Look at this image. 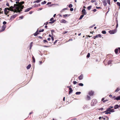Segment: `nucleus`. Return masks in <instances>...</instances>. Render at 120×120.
Listing matches in <instances>:
<instances>
[{"label":"nucleus","mask_w":120,"mask_h":120,"mask_svg":"<svg viewBox=\"0 0 120 120\" xmlns=\"http://www.w3.org/2000/svg\"><path fill=\"white\" fill-rule=\"evenodd\" d=\"M98 38V35H97L95 36H94L93 37V38L94 39H95L96 38Z\"/></svg>","instance_id":"nucleus-38"},{"label":"nucleus","mask_w":120,"mask_h":120,"mask_svg":"<svg viewBox=\"0 0 120 120\" xmlns=\"http://www.w3.org/2000/svg\"><path fill=\"white\" fill-rule=\"evenodd\" d=\"M42 0H37L36 1H34V3H36V2L38 3V2H40Z\"/></svg>","instance_id":"nucleus-29"},{"label":"nucleus","mask_w":120,"mask_h":120,"mask_svg":"<svg viewBox=\"0 0 120 120\" xmlns=\"http://www.w3.org/2000/svg\"><path fill=\"white\" fill-rule=\"evenodd\" d=\"M101 33L104 34H105L106 33V32L105 31H102Z\"/></svg>","instance_id":"nucleus-35"},{"label":"nucleus","mask_w":120,"mask_h":120,"mask_svg":"<svg viewBox=\"0 0 120 120\" xmlns=\"http://www.w3.org/2000/svg\"><path fill=\"white\" fill-rule=\"evenodd\" d=\"M86 99L87 100H89L90 99V97L88 95H87L86 97Z\"/></svg>","instance_id":"nucleus-20"},{"label":"nucleus","mask_w":120,"mask_h":120,"mask_svg":"<svg viewBox=\"0 0 120 120\" xmlns=\"http://www.w3.org/2000/svg\"><path fill=\"white\" fill-rule=\"evenodd\" d=\"M14 8V7H13L12 6H11L9 7L10 9V10H11V9H13V8Z\"/></svg>","instance_id":"nucleus-40"},{"label":"nucleus","mask_w":120,"mask_h":120,"mask_svg":"<svg viewBox=\"0 0 120 120\" xmlns=\"http://www.w3.org/2000/svg\"><path fill=\"white\" fill-rule=\"evenodd\" d=\"M51 39L52 40V41H53L54 40V38L53 36H52V37H51Z\"/></svg>","instance_id":"nucleus-60"},{"label":"nucleus","mask_w":120,"mask_h":120,"mask_svg":"<svg viewBox=\"0 0 120 120\" xmlns=\"http://www.w3.org/2000/svg\"><path fill=\"white\" fill-rule=\"evenodd\" d=\"M109 97L111 98H112V97H113L112 95L111 94H110L109 96Z\"/></svg>","instance_id":"nucleus-51"},{"label":"nucleus","mask_w":120,"mask_h":120,"mask_svg":"<svg viewBox=\"0 0 120 120\" xmlns=\"http://www.w3.org/2000/svg\"><path fill=\"white\" fill-rule=\"evenodd\" d=\"M24 2L22 1L20 2V3H19L20 7H21L20 8L21 10L24 7V6L22 5V4H24Z\"/></svg>","instance_id":"nucleus-3"},{"label":"nucleus","mask_w":120,"mask_h":120,"mask_svg":"<svg viewBox=\"0 0 120 120\" xmlns=\"http://www.w3.org/2000/svg\"><path fill=\"white\" fill-rule=\"evenodd\" d=\"M32 59L33 60L32 61L34 63L35 62V59L33 56L32 57Z\"/></svg>","instance_id":"nucleus-24"},{"label":"nucleus","mask_w":120,"mask_h":120,"mask_svg":"<svg viewBox=\"0 0 120 120\" xmlns=\"http://www.w3.org/2000/svg\"><path fill=\"white\" fill-rule=\"evenodd\" d=\"M78 85L79 86H82V83H79V84Z\"/></svg>","instance_id":"nucleus-46"},{"label":"nucleus","mask_w":120,"mask_h":120,"mask_svg":"<svg viewBox=\"0 0 120 120\" xmlns=\"http://www.w3.org/2000/svg\"><path fill=\"white\" fill-rule=\"evenodd\" d=\"M90 53H88L86 56V57L87 58H89L90 57Z\"/></svg>","instance_id":"nucleus-39"},{"label":"nucleus","mask_w":120,"mask_h":120,"mask_svg":"<svg viewBox=\"0 0 120 120\" xmlns=\"http://www.w3.org/2000/svg\"><path fill=\"white\" fill-rule=\"evenodd\" d=\"M107 101H108V100H104V101H103V103H105V102H106Z\"/></svg>","instance_id":"nucleus-45"},{"label":"nucleus","mask_w":120,"mask_h":120,"mask_svg":"<svg viewBox=\"0 0 120 120\" xmlns=\"http://www.w3.org/2000/svg\"><path fill=\"white\" fill-rule=\"evenodd\" d=\"M120 90V89L119 88H117L115 90V92H118Z\"/></svg>","instance_id":"nucleus-27"},{"label":"nucleus","mask_w":120,"mask_h":120,"mask_svg":"<svg viewBox=\"0 0 120 120\" xmlns=\"http://www.w3.org/2000/svg\"><path fill=\"white\" fill-rule=\"evenodd\" d=\"M116 4H117V5L119 7H120L119 8H120V2H117Z\"/></svg>","instance_id":"nucleus-34"},{"label":"nucleus","mask_w":120,"mask_h":120,"mask_svg":"<svg viewBox=\"0 0 120 120\" xmlns=\"http://www.w3.org/2000/svg\"><path fill=\"white\" fill-rule=\"evenodd\" d=\"M7 10H8L9 11H14V9H11L10 10V9L9 8H5Z\"/></svg>","instance_id":"nucleus-28"},{"label":"nucleus","mask_w":120,"mask_h":120,"mask_svg":"<svg viewBox=\"0 0 120 120\" xmlns=\"http://www.w3.org/2000/svg\"><path fill=\"white\" fill-rule=\"evenodd\" d=\"M103 109V108H100V109H98V110H102Z\"/></svg>","instance_id":"nucleus-59"},{"label":"nucleus","mask_w":120,"mask_h":120,"mask_svg":"<svg viewBox=\"0 0 120 120\" xmlns=\"http://www.w3.org/2000/svg\"><path fill=\"white\" fill-rule=\"evenodd\" d=\"M119 107V105H115L114 107V108L115 109H116Z\"/></svg>","instance_id":"nucleus-16"},{"label":"nucleus","mask_w":120,"mask_h":120,"mask_svg":"<svg viewBox=\"0 0 120 120\" xmlns=\"http://www.w3.org/2000/svg\"><path fill=\"white\" fill-rule=\"evenodd\" d=\"M44 31V30L43 29H42L41 30H39V32H43Z\"/></svg>","instance_id":"nucleus-42"},{"label":"nucleus","mask_w":120,"mask_h":120,"mask_svg":"<svg viewBox=\"0 0 120 120\" xmlns=\"http://www.w3.org/2000/svg\"><path fill=\"white\" fill-rule=\"evenodd\" d=\"M97 103V100L95 99H93L91 102V105L92 106L95 105Z\"/></svg>","instance_id":"nucleus-1"},{"label":"nucleus","mask_w":120,"mask_h":120,"mask_svg":"<svg viewBox=\"0 0 120 120\" xmlns=\"http://www.w3.org/2000/svg\"><path fill=\"white\" fill-rule=\"evenodd\" d=\"M40 6V4H38V5H37L36 7H38V6Z\"/></svg>","instance_id":"nucleus-58"},{"label":"nucleus","mask_w":120,"mask_h":120,"mask_svg":"<svg viewBox=\"0 0 120 120\" xmlns=\"http://www.w3.org/2000/svg\"><path fill=\"white\" fill-rule=\"evenodd\" d=\"M43 43H48V41L46 40H43Z\"/></svg>","instance_id":"nucleus-31"},{"label":"nucleus","mask_w":120,"mask_h":120,"mask_svg":"<svg viewBox=\"0 0 120 120\" xmlns=\"http://www.w3.org/2000/svg\"><path fill=\"white\" fill-rule=\"evenodd\" d=\"M92 6L91 5H90V6L88 7L87 8V9L88 10H89L91 9V8H92Z\"/></svg>","instance_id":"nucleus-26"},{"label":"nucleus","mask_w":120,"mask_h":120,"mask_svg":"<svg viewBox=\"0 0 120 120\" xmlns=\"http://www.w3.org/2000/svg\"><path fill=\"white\" fill-rule=\"evenodd\" d=\"M32 8H28L26 9L25 10V12H26L28 11H29Z\"/></svg>","instance_id":"nucleus-14"},{"label":"nucleus","mask_w":120,"mask_h":120,"mask_svg":"<svg viewBox=\"0 0 120 120\" xmlns=\"http://www.w3.org/2000/svg\"><path fill=\"white\" fill-rule=\"evenodd\" d=\"M56 21V19L53 20L52 21H51V23H53L54 22H55Z\"/></svg>","instance_id":"nucleus-37"},{"label":"nucleus","mask_w":120,"mask_h":120,"mask_svg":"<svg viewBox=\"0 0 120 120\" xmlns=\"http://www.w3.org/2000/svg\"><path fill=\"white\" fill-rule=\"evenodd\" d=\"M116 30L114 29L112 30H110L109 31V32L111 34H113L116 33Z\"/></svg>","instance_id":"nucleus-4"},{"label":"nucleus","mask_w":120,"mask_h":120,"mask_svg":"<svg viewBox=\"0 0 120 120\" xmlns=\"http://www.w3.org/2000/svg\"><path fill=\"white\" fill-rule=\"evenodd\" d=\"M77 83V82L76 81H74L73 82V84L74 85L76 84Z\"/></svg>","instance_id":"nucleus-49"},{"label":"nucleus","mask_w":120,"mask_h":120,"mask_svg":"<svg viewBox=\"0 0 120 120\" xmlns=\"http://www.w3.org/2000/svg\"><path fill=\"white\" fill-rule=\"evenodd\" d=\"M67 8H64V9H63L61 11V12H63L64 11H65V10H67Z\"/></svg>","instance_id":"nucleus-44"},{"label":"nucleus","mask_w":120,"mask_h":120,"mask_svg":"<svg viewBox=\"0 0 120 120\" xmlns=\"http://www.w3.org/2000/svg\"><path fill=\"white\" fill-rule=\"evenodd\" d=\"M112 62V61L111 60H109L108 62V64H111Z\"/></svg>","instance_id":"nucleus-43"},{"label":"nucleus","mask_w":120,"mask_h":120,"mask_svg":"<svg viewBox=\"0 0 120 120\" xmlns=\"http://www.w3.org/2000/svg\"><path fill=\"white\" fill-rule=\"evenodd\" d=\"M33 43V42H31L30 44V49H31V48L32 47V44Z\"/></svg>","instance_id":"nucleus-32"},{"label":"nucleus","mask_w":120,"mask_h":120,"mask_svg":"<svg viewBox=\"0 0 120 120\" xmlns=\"http://www.w3.org/2000/svg\"><path fill=\"white\" fill-rule=\"evenodd\" d=\"M17 15L15 14L11 16L10 18V20H12L13 19L17 16Z\"/></svg>","instance_id":"nucleus-5"},{"label":"nucleus","mask_w":120,"mask_h":120,"mask_svg":"<svg viewBox=\"0 0 120 120\" xmlns=\"http://www.w3.org/2000/svg\"><path fill=\"white\" fill-rule=\"evenodd\" d=\"M106 112H110V109H107L106 110L105 112H103L104 113Z\"/></svg>","instance_id":"nucleus-30"},{"label":"nucleus","mask_w":120,"mask_h":120,"mask_svg":"<svg viewBox=\"0 0 120 120\" xmlns=\"http://www.w3.org/2000/svg\"><path fill=\"white\" fill-rule=\"evenodd\" d=\"M69 94H70L73 91V90L71 88H69Z\"/></svg>","instance_id":"nucleus-12"},{"label":"nucleus","mask_w":120,"mask_h":120,"mask_svg":"<svg viewBox=\"0 0 120 120\" xmlns=\"http://www.w3.org/2000/svg\"><path fill=\"white\" fill-rule=\"evenodd\" d=\"M60 21L61 23H66L67 22V21L64 19H62Z\"/></svg>","instance_id":"nucleus-8"},{"label":"nucleus","mask_w":120,"mask_h":120,"mask_svg":"<svg viewBox=\"0 0 120 120\" xmlns=\"http://www.w3.org/2000/svg\"><path fill=\"white\" fill-rule=\"evenodd\" d=\"M114 100H120V95L118 97H117L116 98L114 99Z\"/></svg>","instance_id":"nucleus-21"},{"label":"nucleus","mask_w":120,"mask_h":120,"mask_svg":"<svg viewBox=\"0 0 120 120\" xmlns=\"http://www.w3.org/2000/svg\"><path fill=\"white\" fill-rule=\"evenodd\" d=\"M105 114H110V112H105Z\"/></svg>","instance_id":"nucleus-56"},{"label":"nucleus","mask_w":120,"mask_h":120,"mask_svg":"<svg viewBox=\"0 0 120 120\" xmlns=\"http://www.w3.org/2000/svg\"><path fill=\"white\" fill-rule=\"evenodd\" d=\"M118 51V49H116L115 50V52L116 54H117Z\"/></svg>","instance_id":"nucleus-19"},{"label":"nucleus","mask_w":120,"mask_h":120,"mask_svg":"<svg viewBox=\"0 0 120 120\" xmlns=\"http://www.w3.org/2000/svg\"><path fill=\"white\" fill-rule=\"evenodd\" d=\"M81 12L82 15H81L80 18L79 19V20L82 19V10Z\"/></svg>","instance_id":"nucleus-25"},{"label":"nucleus","mask_w":120,"mask_h":120,"mask_svg":"<svg viewBox=\"0 0 120 120\" xmlns=\"http://www.w3.org/2000/svg\"><path fill=\"white\" fill-rule=\"evenodd\" d=\"M58 40H56L54 42V44L55 45L56 43L57 42V41Z\"/></svg>","instance_id":"nucleus-61"},{"label":"nucleus","mask_w":120,"mask_h":120,"mask_svg":"<svg viewBox=\"0 0 120 120\" xmlns=\"http://www.w3.org/2000/svg\"><path fill=\"white\" fill-rule=\"evenodd\" d=\"M14 7H15V8L17 9H20L21 7H20L19 5V4H15L14 5Z\"/></svg>","instance_id":"nucleus-2"},{"label":"nucleus","mask_w":120,"mask_h":120,"mask_svg":"<svg viewBox=\"0 0 120 120\" xmlns=\"http://www.w3.org/2000/svg\"><path fill=\"white\" fill-rule=\"evenodd\" d=\"M98 37H99V38H101V35L100 34H98Z\"/></svg>","instance_id":"nucleus-48"},{"label":"nucleus","mask_w":120,"mask_h":120,"mask_svg":"<svg viewBox=\"0 0 120 120\" xmlns=\"http://www.w3.org/2000/svg\"><path fill=\"white\" fill-rule=\"evenodd\" d=\"M96 8L97 9H102V8L101 7H98L97 6H96Z\"/></svg>","instance_id":"nucleus-47"},{"label":"nucleus","mask_w":120,"mask_h":120,"mask_svg":"<svg viewBox=\"0 0 120 120\" xmlns=\"http://www.w3.org/2000/svg\"><path fill=\"white\" fill-rule=\"evenodd\" d=\"M114 109H112L111 110L110 109V112H114Z\"/></svg>","instance_id":"nucleus-64"},{"label":"nucleus","mask_w":120,"mask_h":120,"mask_svg":"<svg viewBox=\"0 0 120 120\" xmlns=\"http://www.w3.org/2000/svg\"><path fill=\"white\" fill-rule=\"evenodd\" d=\"M38 34H39V33L38 32V30H37V31H36V32L34 34V36H36L37 35H38Z\"/></svg>","instance_id":"nucleus-17"},{"label":"nucleus","mask_w":120,"mask_h":120,"mask_svg":"<svg viewBox=\"0 0 120 120\" xmlns=\"http://www.w3.org/2000/svg\"><path fill=\"white\" fill-rule=\"evenodd\" d=\"M102 3L104 6H105L107 5V3H106V0H103L102 1Z\"/></svg>","instance_id":"nucleus-9"},{"label":"nucleus","mask_w":120,"mask_h":120,"mask_svg":"<svg viewBox=\"0 0 120 120\" xmlns=\"http://www.w3.org/2000/svg\"><path fill=\"white\" fill-rule=\"evenodd\" d=\"M95 2V0H92L91 1V2L92 3H94Z\"/></svg>","instance_id":"nucleus-54"},{"label":"nucleus","mask_w":120,"mask_h":120,"mask_svg":"<svg viewBox=\"0 0 120 120\" xmlns=\"http://www.w3.org/2000/svg\"><path fill=\"white\" fill-rule=\"evenodd\" d=\"M46 2L45 1H44L43 2H42L41 3V4H44L46 3Z\"/></svg>","instance_id":"nucleus-36"},{"label":"nucleus","mask_w":120,"mask_h":120,"mask_svg":"<svg viewBox=\"0 0 120 120\" xmlns=\"http://www.w3.org/2000/svg\"><path fill=\"white\" fill-rule=\"evenodd\" d=\"M31 66V64H29L26 67L27 69H29L30 68Z\"/></svg>","instance_id":"nucleus-18"},{"label":"nucleus","mask_w":120,"mask_h":120,"mask_svg":"<svg viewBox=\"0 0 120 120\" xmlns=\"http://www.w3.org/2000/svg\"><path fill=\"white\" fill-rule=\"evenodd\" d=\"M73 8H71L70 9V10L71 11H73Z\"/></svg>","instance_id":"nucleus-57"},{"label":"nucleus","mask_w":120,"mask_h":120,"mask_svg":"<svg viewBox=\"0 0 120 120\" xmlns=\"http://www.w3.org/2000/svg\"><path fill=\"white\" fill-rule=\"evenodd\" d=\"M94 92L92 91H90L89 92V94L90 96H93L94 94Z\"/></svg>","instance_id":"nucleus-7"},{"label":"nucleus","mask_w":120,"mask_h":120,"mask_svg":"<svg viewBox=\"0 0 120 120\" xmlns=\"http://www.w3.org/2000/svg\"><path fill=\"white\" fill-rule=\"evenodd\" d=\"M5 25H3L2 27V30H1L2 31H3L4 30L5 27H6Z\"/></svg>","instance_id":"nucleus-11"},{"label":"nucleus","mask_w":120,"mask_h":120,"mask_svg":"<svg viewBox=\"0 0 120 120\" xmlns=\"http://www.w3.org/2000/svg\"><path fill=\"white\" fill-rule=\"evenodd\" d=\"M70 15H67V14H66L64 15H63V17L64 18H66L67 17H68Z\"/></svg>","instance_id":"nucleus-15"},{"label":"nucleus","mask_w":120,"mask_h":120,"mask_svg":"<svg viewBox=\"0 0 120 120\" xmlns=\"http://www.w3.org/2000/svg\"><path fill=\"white\" fill-rule=\"evenodd\" d=\"M79 80H81L82 79V75H81L79 77Z\"/></svg>","instance_id":"nucleus-23"},{"label":"nucleus","mask_w":120,"mask_h":120,"mask_svg":"<svg viewBox=\"0 0 120 120\" xmlns=\"http://www.w3.org/2000/svg\"><path fill=\"white\" fill-rule=\"evenodd\" d=\"M86 11L84 9H83V17L84 16V15H86Z\"/></svg>","instance_id":"nucleus-13"},{"label":"nucleus","mask_w":120,"mask_h":120,"mask_svg":"<svg viewBox=\"0 0 120 120\" xmlns=\"http://www.w3.org/2000/svg\"><path fill=\"white\" fill-rule=\"evenodd\" d=\"M19 18L21 19H22L23 18V16H21L19 17Z\"/></svg>","instance_id":"nucleus-62"},{"label":"nucleus","mask_w":120,"mask_h":120,"mask_svg":"<svg viewBox=\"0 0 120 120\" xmlns=\"http://www.w3.org/2000/svg\"><path fill=\"white\" fill-rule=\"evenodd\" d=\"M89 108V107L88 105H86L84 106L83 108L85 109L87 108Z\"/></svg>","instance_id":"nucleus-10"},{"label":"nucleus","mask_w":120,"mask_h":120,"mask_svg":"<svg viewBox=\"0 0 120 120\" xmlns=\"http://www.w3.org/2000/svg\"><path fill=\"white\" fill-rule=\"evenodd\" d=\"M22 10L20 9H15L14 10V11H13L16 12H20V11H22Z\"/></svg>","instance_id":"nucleus-6"},{"label":"nucleus","mask_w":120,"mask_h":120,"mask_svg":"<svg viewBox=\"0 0 120 120\" xmlns=\"http://www.w3.org/2000/svg\"><path fill=\"white\" fill-rule=\"evenodd\" d=\"M54 18H51L50 19V21H52L53 20Z\"/></svg>","instance_id":"nucleus-53"},{"label":"nucleus","mask_w":120,"mask_h":120,"mask_svg":"<svg viewBox=\"0 0 120 120\" xmlns=\"http://www.w3.org/2000/svg\"><path fill=\"white\" fill-rule=\"evenodd\" d=\"M4 13H5V14L6 15H7V12L8 11H7V10L6 9V8H5L4 9Z\"/></svg>","instance_id":"nucleus-22"},{"label":"nucleus","mask_w":120,"mask_h":120,"mask_svg":"<svg viewBox=\"0 0 120 120\" xmlns=\"http://www.w3.org/2000/svg\"><path fill=\"white\" fill-rule=\"evenodd\" d=\"M3 24L4 25H5L7 24V22L5 21H4L3 22Z\"/></svg>","instance_id":"nucleus-50"},{"label":"nucleus","mask_w":120,"mask_h":120,"mask_svg":"<svg viewBox=\"0 0 120 120\" xmlns=\"http://www.w3.org/2000/svg\"><path fill=\"white\" fill-rule=\"evenodd\" d=\"M68 7L70 8H71L72 7V4H70L69 5Z\"/></svg>","instance_id":"nucleus-41"},{"label":"nucleus","mask_w":120,"mask_h":120,"mask_svg":"<svg viewBox=\"0 0 120 120\" xmlns=\"http://www.w3.org/2000/svg\"><path fill=\"white\" fill-rule=\"evenodd\" d=\"M81 93V92H76L75 93L76 95H79Z\"/></svg>","instance_id":"nucleus-33"},{"label":"nucleus","mask_w":120,"mask_h":120,"mask_svg":"<svg viewBox=\"0 0 120 120\" xmlns=\"http://www.w3.org/2000/svg\"><path fill=\"white\" fill-rule=\"evenodd\" d=\"M38 38H40L41 39H42V38L41 36H38Z\"/></svg>","instance_id":"nucleus-63"},{"label":"nucleus","mask_w":120,"mask_h":120,"mask_svg":"<svg viewBox=\"0 0 120 120\" xmlns=\"http://www.w3.org/2000/svg\"><path fill=\"white\" fill-rule=\"evenodd\" d=\"M54 32V31L53 30H51V34L52 35L53 34V32Z\"/></svg>","instance_id":"nucleus-52"},{"label":"nucleus","mask_w":120,"mask_h":120,"mask_svg":"<svg viewBox=\"0 0 120 120\" xmlns=\"http://www.w3.org/2000/svg\"><path fill=\"white\" fill-rule=\"evenodd\" d=\"M6 4V5L7 6H8V7L9 6V4L8 3H7Z\"/></svg>","instance_id":"nucleus-55"}]
</instances>
